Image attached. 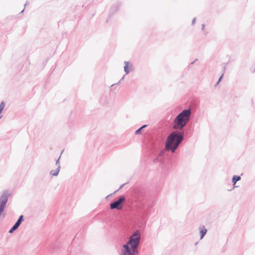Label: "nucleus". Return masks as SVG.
<instances>
[{
	"label": "nucleus",
	"instance_id": "nucleus-5",
	"mask_svg": "<svg viewBox=\"0 0 255 255\" xmlns=\"http://www.w3.org/2000/svg\"><path fill=\"white\" fill-rule=\"evenodd\" d=\"M7 201V199L5 196H1L0 198V215L3 212L4 208Z\"/></svg>",
	"mask_w": 255,
	"mask_h": 255
},
{
	"label": "nucleus",
	"instance_id": "nucleus-14",
	"mask_svg": "<svg viewBox=\"0 0 255 255\" xmlns=\"http://www.w3.org/2000/svg\"><path fill=\"white\" fill-rule=\"evenodd\" d=\"M23 215H21L20 216V217L19 218L18 220H17V222H19V223H20L21 224V222L23 220Z\"/></svg>",
	"mask_w": 255,
	"mask_h": 255
},
{
	"label": "nucleus",
	"instance_id": "nucleus-16",
	"mask_svg": "<svg viewBox=\"0 0 255 255\" xmlns=\"http://www.w3.org/2000/svg\"><path fill=\"white\" fill-rule=\"evenodd\" d=\"M205 28V24H202V29L204 30Z\"/></svg>",
	"mask_w": 255,
	"mask_h": 255
},
{
	"label": "nucleus",
	"instance_id": "nucleus-7",
	"mask_svg": "<svg viewBox=\"0 0 255 255\" xmlns=\"http://www.w3.org/2000/svg\"><path fill=\"white\" fill-rule=\"evenodd\" d=\"M20 223L19 222H16V223L14 225L12 228L9 230V232L10 233H12L14 230L17 229L18 227L19 226Z\"/></svg>",
	"mask_w": 255,
	"mask_h": 255
},
{
	"label": "nucleus",
	"instance_id": "nucleus-9",
	"mask_svg": "<svg viewBox=\"0 0 255 255\" xmlns=\"http://www.w3.org/2000/svg\"><path fill=\"white\" fill-rule=\"evenodd\" d=\"M207 233V230L204 227H203V228L201 229L200 231V234H201V239H202L204 236L206 235Z\"/></svg>",
	"mask_w": 255,
	"mask_h": 255
},
{
	"label": "nucleus",
	"instance_id": "nucleus-4",
	"mask_svg": "<svg viewBox=\"0 0 255 255\" xmlns=\"http://www.w3.org/2000/svg\"><path fill=\"white\" fill-rule=\"evenodd\" d=\"M125 201V198L124 196H121L119 199V200L113 203H111L110 205V208L112 209H117L118 210H120L122 208L123 205L122 203Z\"/></svg>",
	"mask_w": 255,
	"mask_h": 255
},
{
	"label": "nucleus",
	"instance_id": "nucleus-17",
	"mask_svg": "<svg viewBox=\"0 0 255 255\" xmlns=\"http://www.w3.org/2000/svg\"><path fill=\"white\" fill-rule=\"evenodd\" d=\"M1 116H0V119L1 118Z\"/></svg>",
	"mask_w": 255,
	"mask_h": 255
},
{
	"label": "nucleus",
	"instance_id": "nucleus-15",
	"mask_svg": "<svg viewBox=\"0 0 255 255\" xmlns=\"http://www.w3.org/2000/svg\"><path fill=\"white\" fill-rule=\"evenodd\" d=\"M223 75H222L220 76V78H219V80H218V82L217 83V84H218L219 83V82L221 80V79H222V77H223Z\"/></svg>",
	"mask_w": 255,
	"mask_h": 255
},
{
	"label": "nucleus",
	"instance_id": "nucleus-8",
	"mask_svg": "<svg viewBox=\"0 0 255 255\" xmlns=\"http://www.w3.org/2000/svg\"><path fill=\"white\" fill-rule=\"evenodd\" d=\"M20 223L19 222H16V223L14 225L12 228L9 230V232L10 233H12L14 230L17 229L18 227L19 226Z\"/></svg>",
	"mask_w": 255,
	"mask_h": 255
},
{
	"label": "nucleus",
	"instance_id": "nucleus-11",
	"mask_svg": "<svg viewBox=\"0 0 255 255\" xmlns=\"http://www.w3.org/2000/svg\"><path fill=\"white\" fill-rule=\"evenodd\" d=\"M59 172V169L56 168L55 170H52L50 172L51 174H52L53 176H56L58 175Z\"/></svg>",
	"mask_w": 255,
	"mask_h": 255
},
{
	"label": "nucleus",
	"instance_id": "nucleus-13",
	"mask_svg": "<svg viewBox=\"0 0 255 255\" xmlns=\"http://www.w3.org/2000/svg\"><path fill=\"white\" fill-rule=\"evenodd\" d=\"M146 127V126H145H145H142V127H141L140 128H139L138 129H137V130L135 131L136 134H138V133H140V131H141V130L143 128H144V127Z\"/></svg>",
	"mask_w": 255,
	"mask_h": 255
},
{
	"label": "nucleus",
	"instance_id": "nucleus-3",
	"mask_svg": "<svg viewBox=\"0 0 255 255\" xmlns=\"http://www.w3.org/2000/svg\"><path fill=\"white\" fill-rule=\"evenodd\" d=\"M182 139L183 136L181 135H178L175 132H172L167 139L166 149H171L173 152H174Z\"/></svg>",
	"mask_w": 255,
	"mask_h": 255
},
{
	"label": "nucleus",
	"instance_id": "nucleus-6",
	"mask_svg": "<svg viewBox=\"0 0 255 255\" xmlns=\"http://www.w3.org/2000/svg\"><path fill=\"white\" fill-rule=\"evenodd\" d=\"M20 223L19 222H16V223L14 225L12 228L9 230V232L10 233H12L14 230L17 229L18 227L19 226Z\"/></svg>",
	"mask_w": 255,
	"mask_h": 255
},
{
	"label": "nucleus",
	"instance_id": "nucleus-12",
	"mask_svg": "<svg viewBox=\"0 0 255 255\" xmlns=\"http://www.w3.org/2000/svg\"><path fill=\"white\" fill-rule=\"evenodd\" d=\"M128 68V62H125L124 68H125V71L127 73H128L129 72Z\"/></svg>",
	"mask_w": 255,
	"mask_h": 255
},
{
	"label": "nucleus",
	"instance_id": "nucleus-1",
	"mask_svg": "<svg viewBox=\"0 0 255 255\" xmlns=\"http://www.w3.org/2000/svg\"><path fill=\"white\" fill-rule=\"evenodd\" d=\"M140 234L136 231L129 238L122 250L123 255H135L137 253V246L139 243Z\"/></svg>",
	"mask_w": 255,
	"mask_h": 255
},
{
	"label": "nucleus",
	"instance_id": "nucleus-2",
	"mask_svg": "<svg viewBox=\"0 0 255 255\" xmlns=\"http://www.w3.org/2000/svg\"><path fill=\"white\" fill-rule=\"evenodd\" d=\"M190 115V110H183L174 120L173 128L176 129H181L188 122Z\"/></svg>",
	"mask_w": 255,
	"mask_h": 255
},
{
	"label": "nucleus",
	"instance_id": "nucleus-10",
	"mask_svg": "<svg viewBox=\"0 0 255 255\" xmlns=\"http://www.w3.org/2000/svg\"><path fill=\"white\" fill-rule=\"evenodd\" d=\"M241 179V177L238 176H234L232 178V182L234 185H235L236 182Z\"/></svg>",
	"mask_w": 255,
	"mask_h": 255
}]
</instances>
